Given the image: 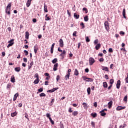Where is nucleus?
<instances>
[{
	"label": "nucleus",
	"mask_w": 128,
	"mask_h": 128,
	"mask_svg": "<svg viewBox=\"0 0 128 128\" xmlns=\"http://www.w3.org/2000/svg\"><path fill=\"white\" fill-rule=\"evenodd\" d=\"M10 8H12V3L8 4L6 9V13L8 14V16L10 15Z\"/></svg>",
	"instance_id": "1"
},
{
	"label": "nucleus",
	"mask_w": 128,
	"mask_h": 128,
	"mask_svg": "<svg viewBox=\"0 0 128 128\" xmlns=\"http://www.w3.org/2000/svg\"><path fill=\"white\" fill-rule=\"evenodd\" d=\"M94 62H96V60H94V58H89L90 66H92V64H94Z\"/></svg>",
	"instance_id": "2"
},
{
	"label": "nucleus",
	"mask_w": 128,
	"mask_h": 128,
	"mask_svg": "<svg viewBox=\"0 0 128 128\" xmlns=\"http://www.w3.org/2000/svg\"><path fill=\"white\" fill-rule=\"evenodd\" d=\"M14 40L12 39L10 40L8 42V43L9 44L8 45L7 48H10V46H12L14 44Z\"/></svg>",
	"instance_id": "3"
},
{
	"label": "nucleus",
	"mask_w": 128,
	"mask_h": 128,
	"mask_svg": "<svg viewBox=\"0 0 128 128\" xmlns=\"http://www.w3.org/2000/svg\"><path fill=\"white\" fill-rule=\"evenodd\" d=\"M124 108H126V106H118L116 110H124Z\"/></svg>",
	"instance_id": "4"
},
{
	"label": "nucleus",
	"mask_w": 128,
	"mask_h": 128,
	"mask_svg": "<svg viewBox=\"0 0 128 128\" xmlns=\"http://www.w3.org/2000/svg\"><path fill=\"white\" fill-rule=\"evenodd\" d=\"M60 42V46L61 48H64V40H62V39H60L59 40Z\"/></svg>",
	"instance_id": "5"
},
{
	"label": "nucleus",
	"mask_w": 128,
	"mask_h": 128,
	"mask_svg": "<svg viewBox=\"0 0 128 128\" xmlns=\"http://www.w3.org/2000/svg\"><path fill=\"white\" fill-rule=\"evenodd\" d=\"M116 86V88L118 89V88H120V80H118Z\"/></svg>",
	"instance_id": "6"
},
{
	"label": "nucleus",
	"mask_w": 128,
	"mask_h": 128,
	"mask_svg": "<svg viewBox=\"0 0 128 128\" xmlns=\"http://www.w3.org/2000/svg\"><path fill=\"white\" fill-rule=\"evenodd\" d=\"M58 63H56L55 64H54L53 70H58Z\"/></svg>",
	"instance_id": "7"
},
{
	"label": "nucleus",
	"mask_w": 128,
	"mask_h": 128,
	"mask_svg": "<svg viewBox=\"0 0 128 128\" xmlns=\"http://www.w3.org/2000/svg\"><path fill=\"white\" fill-rule=\"evenodd\" d=\"M18 94L16 93L14 95L13 100L14 102L16 100V98H18Z\"/></svg>",
	"instance_id": "8"
},
{
	"label": "nucleus",
	"mask_w": 128,
	"mask_h": 128,
	"mask_svg": "<svg viewBox=\"0 0 128 128\" xmlns=\"http://www.w3.org/2000/svg\"><path fill=\"white\" fill-rule=\"evenodd\" d=\"M102 70H105V72H108V68L106 66H102Z\"/></svg>",
	"instance_id": "9"
},
{
	"label": "nucleus",
	"mask_w": 128,
	"mask_h": 128,
	"mask_svg": "<svg viewBox=\"0 0 128 128\" xmlns=\"http://www.w3.org/2000/svg\"><path fill=\"white\" fill-rule=\"evenodd\" d=\"M28 36H30V33L28 32H26L25 35V38H26V40H28Z\"/></svg>",
	"instance_id": "10"
},
{
	"label": "nucleus",
	"mask_w": 128,
	"mask_h": 128,
	"mask_svg": "<svg viewBox=\"0 0 128 128\" xmlns=\"http://www.w3.org/2000/svg\"><path fill=\"white\" fill-rule=\"evenodd\" d=\"M112 101L111 100L108 103V108H112Z\"/></svg>",
	"instance_id": "11"
},
{
	"label": "nucleus",
	"mask_w": 128,
	"mask_h": 128,
	"mask_svg": "<svg viewBox=\"0 0 128 128\" xmlns=\"http://www.w3.org/2000/svg\"><path fill=\"white\" fill-rule=\"evenodd\" d=\"M10 82H16V78H14V76H12L10 78Z\"/></svg>",
	"instance_id": "12"
},
{
	"label": "nucleus",
	"mask_w": 128,
	"mask_h": 128,
	"mask_svg": "<svg viewBox=\"0 0 128 128\" xmlns=\"http://www.w3.org/2000/svg\"><path fill=\"white\" fill-rule=\"evenodd\" d=\"M70 74H68L65 76H64V79L66 80H68V78H70Z\"/></svg>",
	"instance_id": "13"
},
{
	"label": "nucleus",
	"mask_w": 128,
	"mask_h": 128,
	"mask_svg": "<svg viewBox=\"0 0 128 128\" xmlns=\"http://www.w3.org/2000/svg\"><path fill=\"white\" fill-rule=\"evenodd\" d=\"M122 16L124 18H126V9L124 8L122 10Z\"/></svg>",
	"instance_id": "14"
},
{
	"label": "nucleus",
	"mask_w": 128,
	"mask_h": 128,
	"mask_svg": "<svg viewBox=\"0 0 128 128\" xmlns=\"http://www.w3.org/2000/svg\"><path fill=\"white\" fill-rule=\"evenodd\" d=\"M82 106H84V108L86 109V110H88V104L86 102H83L82 103Z\"/></svg>",
	"instance_id": "15"
},
{
	"label": "nucleus",
	"mask_w": 128,
	"mask_h": 128,
	"mask_svg": "<svg viewBox=\"0 0 128 128\" xmlns=\"http://www.w3.org/2000/svg\"><path fill=\"white\" fill-rule=\"evenodd\" d=\"M100 44H98L96 46V50H100Z\"/></svg>",
	"instance_id": "16"
},
{
	"label": "nucleus",
	"mask_w": 128,
	"mask_h": 128,
	"mask_svg": "<svg viewBox=\"0 0 128 128\" xmlns=\"http://www.w3.org/2000/svg\"><path fill=\"white\" fill-rule=\"evenodd\" d=\"M74 18L76 20L80 18V15L76 14V13L74 14Z\"/></svg>",
	"instance_id": "17"
},
{
	"label": "nucleus",
	"mask_w": 128,
	"mask_h": 128,
	"mask_svg": "<svg viewBox=\"0 0 128 128\" xmlns=\"http://www.w3.org/2000/svg\"><path fill=\"white\" fill-rule=\"evenodd\" d=\"M44 12H48V6H46V4H44Z\"/></svg>",
	"instance_id": "18"
},
{
	"label": "nucleus",
	"mask_w": 128,
	"mask_h": 128,
	"mask_svg": "<svg viewBox=\"0 0 128 128\" xmlns=\"http://www.w3.org/2000/svg\"><path fill=\"white\" fill-rule=\"evenodd\" d=\"M78 112L75 111L72 113V116H78Z\"/></svg>",
	"instance_id": "19"
},
{
	"label": "nucleus",
	"mask_w": 128,
	"mask_h": 128,
	"mask_svg": "<svg viewBox=\"0 0 128 128\" xmlns=\"http://www.w3.org/2000/svg\"><path fill=\"white\" fill-rule=\"evenodd\" d=\"M38 46H34V52L35 54H36V52H38Z\"/></svg>",
	"instance_id": "20"
},
{
	"label": "nucleus",
	"mask_w": 128,
	"mask_h": 128,
	"mask_svg": "<svg viewBox=\"0 0 128 128\" xmlns=\"http://www.w3.org/2000/svg\"><path fill=\"white\" fill-rule=\"evenodd\" d=\"M100 114L102 116H104L106 114V113L104 112H102V110L100 112Z\"/></svg>",
	"instance_id": "21"
},
{
	"label": "nucleus",
	"mask_w": 128,
	"mask_h": 128,
	"mask_svg": "<svg viewBox=\"0 0 128 128\" xmlns=\"http://www.w3.org/2000/svg\"><path fill=\"white\" fill-rule=\"evenodd\" d=\"M38 82H40V79H36V78L34 80V83L35 84H38Z\"/></svg>",
	"instance_id": "22"
},
{
	"label": "nucleus",
	"mask_w": 128,
	"mask_h": 128,
	"mask_svg": "<svg viewBox=\"0 0 128 128\" xmlns=\"http://www.w3.org/2000/svg\"><path fill=\"white\" fill-rule=\"evenodd\" d=\"M94 81V79L92 78H87V80H86V82H92Z\"/></svg>",
	"instance_id": "23"
},
{
	"label": "nucleus",
	"mask_w": 128,
	"mask_h": 128,
	"mask_svg": "<svg viewBox=\"0 0 128 128\" xmlns=\"http://www.w3.org/2000/svg\"><path fill=\"white\" fill-rule=\"evenodd\" d=\"M14 70L17 72H20V67L16 68H14Z\"/></svg>",
	"instance_id": "24"
},
{
	"label": "nucleus",
	"mask_w": 128,
	"mask_h": 128,
	"mask_svg": "<svg viewBox=\"0 0 128 128\" xmlns=\"http://www.w3.org/2000/svg\"><path fill=\"white\" fill-rule=\"evenodd\" d=\"M34 66V62H32L30 64V66H28V70H30L32 68V66Z\"/></svg>",
	"instance_id": "25"
},
{
	"label": "nucleus",
	"mask_w": 128,
	"mask_h": 128,
	"mask_svg": "<svg viewBox=\"0 0 128 128\" xmlns=\"http://www.w3.org/2000/svg\"><path fill=\"white\" fill-rule=\"evenodd\" d=\"M84 22H88V16H86L84 17Z\"/></svg>",
	"instance_id": "26"
},
{
	"label": "nucleus",
	"mask_w": 128,
	"mask_h": 128,
	"mask_svg": "<svg viewBox=\"0 0 128 128\" xmlns=\"http://www.w3.org/2000/svg\"><path fill=\"white\" fill-rule=\"evenodd\" d=\"M58 62V58H55L52 60V64H56V62Z\"/></svg>",
	"instance_id": "27"
},
{
	"label": "nucleus",
	"mask_w": 128,
	"mask_h": 128,
	"mask_svg": "<svg viewBox=\"0 0 128 128\" xmlns=\"http://www.w3.org/2000/svg\"><path fill=\"white\" fill-rule=\"evenodd\" d=\"M74 74H75V76H78V71L77 69H75Z\"/></svg>",
	"instance_id": "28"
},
{
	"label": "nucleus",
	"mask_w": 128,
	"mask_h": 128,
	"mask_svg": "<svg viewBox=\"0 0 128 128\" xmlns=\"http://www.w3.org/2000/svg\"><path fill=\"white\" fill-rule=\"evenodd\" d=\"M30 1H28V0L27 2H26V6L27 8H28V6H30Z\"/></svg>",
	"instance_id": "29"
},
{
	"label": "nucleus",
	"mask_w": 128,
	"mask_h": 128,
	"mask_svg": "<svg viewBox=\"0 0 128 128\" xmlns=\"http://www.w3.org/2000/svg\"><path fill=\"white\" fill-rule=\"evenodd\" d=\"M91 116H92V118H96L97 114L96 113H92L91 114Z\"/></svg>",
	"instance_id": "30"
},
{
	"label": "nucleus",
	"mask_w": 128,
	"mask_h": 128,
	"mask_svg": "<svg viewBox=\"0 0 128 128\" xmlns=\"http://www.w3.org/2000/svg\"><path fill=\"white\" fill-rule=\"evenodd\" d=\"M12 86V84L9 83L7 84L6 88L7 90H8V88H10V87Z\"/></svg>",
	"instance_id": "31"
},
{
	"label": "nucleus",
	"mask_w": 128,
	"mask_h": 128,
	"mask_svg": "<svg viewBox=\"0 0 128 128\" xmlns=\"http://www.w3.org/2000/svg\"><path fill=\"white\" fill-rule=\"evenodd\" d=\"M86 40L87 42H90V38H88V36L86 37Z\"/></svg>",
	"instance_id": "32"
},
{
	"label": "nucleus",
	"mask_w": 128,
	"mask_h": 128,
	"mask_svg": "<svg viewBox=\"0 0 128 128\" xmlns=\"http://www.w3.org/2000/svg\"><path fill=\"white\" fill-rule=\"evenodd\" d=\"M126 124H123V125L120 126L119 128H126Z\"/></svg>",
	"instance_id": "33"
},
{
	"label": "nucleus",
	"mask_w": 128,
	"mask_h": 128,
	"mask_svg": "<svg viewBox=\"0 0 128 128\" xmlns=\"http://www.w3.org/2000/svg\"><path fill=\"white\" fill-rule=\"evenodd\" d=\"M87 92L88 94H90V88H88L87 89Z\"/></svg>",
	"instance_id": "34"
},
{
	"label": "nucleus",
	"mask_w": 128,
	"mask_h": 128,
	"mask_svg": "<svg viewBox=\"0 0 128 128\" xmlns=\"http://www.w3.org/2000/svg\"><path fill=\"white\" fill-rule=\"evenodd\" d=\"M110 84H111V85L108 88V90H110V88H112V79H110Z\"/></svg>",
	"instance_id": "35"
},
{
	"label": "nucleus",
	"mask_w": 128,
	"mask_h": 128,
	"mask_svg": "<svg viewBox=\"0 0 128 128\" xmlns=\"http://www.w3.org/2000/svg\"><path fill=\"white\" fill-rule=\"evenodd\" d=\"M103 86H104V88H108V84H106V82H103Z\"/></svg>",
	"instance_id": "36"
},
{
	"label": "nucleus",
	"mask_w": 128,
	"mask_h": 128,
	"mask_svg": "<svg viewBox=\"0 0 128 128\" xmlns=\"http://www.w3.org/2000/svg\"><path fill=\"white\" fill-rule=\"evenodd\" d=\"M124 102H128V96H126L124 98Z\"/></svg>",
	"instance_id": "37"
},
{
	"label": "nucleus",
	"mask_w": 128,
	"mask_h": 128,
	"mask_svg": "<svg viewBox=\"0 0 128 128\" xmlns=\"http://www.w3.org/2000/svg\"><path fill=\"white\" fill-rule=\"evenodd\" d=\"M16 116V112H14L11 114V116L14 117V116Z\"/></svg>",
	"instance_id": "38"
},
{
	"label": "nucleus",
	"mask_w": 128,
	"mask_h": 128,
	"mask_svg": "<svg viewBox=\"0 0 128 128\" xmlns=\"http://www.w3.org/2000/svg\"><path fill=\"white\" fill-rule=\"evenodd\" d=\"M43 90H44V88H39L38 90V92H42Z\"/></svg>",
	"instance_id": "39"
},
{
	"label": "nucleus",
	"mask_w": 128,
	"mask_h": 128,
	"mask_svg": "<svg viewBox=\"0 0 128 128\" xmlns=\"http://www.w3.org/2000/svg\"><path fill=\"white\" fill-rule=\"evenodd\" d=\"M49 120L52 124H54V122L52 120V118H50Z\"/></svg>",
	"instance_id": "40"
},
{
	"label": "nucleus",
	"mask_w": 128,
	"mask_h": 128,
	"mask_svg": "<svg viewBox=\"0 0 128 128\" xmlns=\"http://www.w3.org/2000/svg\"><path fill=\"white\" fill-rule=\"evenodd\" d=\"M34 78H36V79H40L38 78V73H36L35 74H34Z\"/></svg>",
	"instance_id": "41"
},
{
	"label": "nucleus",
	"mask_w": 128,
	"mask_h": 128,
	"mask_svg": "<svg viewBox=\"0 0 128 128\" xmlns=\"http://www.w3.org/2000/svg\"><path fill=\"white\" fill-rule=\"evenodd\" d=\"M98 40L96 39L94 41V44H98Z\"/></svg>",
	"instance_id": "42"
},
{
	"label": "nucleus",
	"mask_w": 128,
	"mask_h": 128,
	"mask_svg": "<svg viewBox=\"0 0 128 128\" xmlns=\"http://www.w3.org/2000/svg\"><path fill=\"white\" fill-rule=\"evenodd\" d=\"M54 98H52V101L50 103V106H52V104H54Z\"/></svg>",
	"instance_id": "43"
},
{
	"label": "nucleus",
	"mask_w": 128,
	"mask_h": 128,
	"mask_svg": "<svg viewBox=\"0 0 128 128\" xmlns=\"http://www.w3.org/2000/svg\"><path fill=\"white\" fill-rule=\"evenodd\" d=\"M24 52L25 53V56H28V52L26 50H24Z\"/></svg>",
	"instance_id": "44"
},
{
	"label": "nucleus",
	"mask_w": 128,
	"mask_h": 128,
	"mask_svg": "<svg viewBox=\"0 0 128 128\" xmlns=\"http://www.w3.org/2000/svg\"><path fill=\"white\" fill-rule=\"evenodd\" d=\"M126 82L128 84V73H127V77L125 78Z\"/></svg>",
	"instance_id": "45"
},
{
	"label": "nucleus",
	"mask_w": 128,
	"mask_h": 128,
	"mask_svg": "<svg viewBox=\"0 0 128 128\" xmlns=\"http://www.w3.org/2000/svg\"><path fill=\"white\" fill-rule=\"evenodd\" d=\"M46 116H47V118H50V114H48V113H47V114H46Z\"/></svg>",
	"instance_id": "46"
},
{
	"label": "nucleus",
	"mask_w": 128,
	"mask_h": 128,
	"mask_svg": "<svg viewBox=\"0 0 128 128\" xmlns=\"http://www.w3.org/2000/svg\"><path fill=\"white\" fill-rule=\"evenodd\" d=\"M82 10H84L86 14H88V9H86V8H84L82 9Z\"/></svg>",
	"instance_id": "47"
},
{
	"label": "nucleus",
	"mask_w": 128,
	"mask_h": 128,
	"mask_svg": "<svg viewBox=\"0 0 128 128\" xmlns=\"http://www.w3.org/2000/svg\"><path fill=\"white\" fill-rule=\"evenodd\" d=\"M80 26H82V28H84V22H82Z\"/></svg>",
	"instance_id": "48"
},
{
	"label": "nucleus",
	"mask_w": 128,
	"mask_h": 128,
	"mask_svg": "<svg viewBox=\"0 0 128 128\" xmlns=\"http://www.w3.org/2000/svg\"><path fill=\"white\" fill-rule=\"evenodd\" d=\"M82 78H83L84 80H86H86H88V78H86V76H83Z\"/></svg>",
	"instance_id": "49"
},
{
	"label": "nucleus",
	"mask_w": 128,
	"mask_h": 128,
	"mask_svg": "<svg viewBox=\"0 0 128 128\" xmlns=\"http://www.w3.org/2000/svg\"><path fill=\"white\" fill-rule=\"evenodd\" d=\"M40 96H46V94L44 93H41L40 94Z\"/></svg>",
	"instance_id": "50"
},
{
	"label": "nucleus",
	"mask_w": 128,
	"mask_h": 128,
	"mask_svg": "<svg viewBox=\"0 0 128 128\" xmlns=\"http://www.w3.org/2000/svg\"><path fill=\"white\" fill-rule=\"evenodd\" d=\"M23 60H24V62H28V58H23Z\"/></svg>",
	"instance_id": "51"
},
{
	"label": "nucleus",
	"mask_w": 128,
	"mask_h": 128,
	"mask_svg": "<svg viewBox=\"0 0 128 128\" xmlns=\"http://www.w3.org/2000/svg\"><path fill=\"white\" fill-rule=\"evenodd\" d=\"M45 20H50V17H46L45 18Z\"/></svg>",
	"instance_id": "52"
},
{
	"label": "nucleus",
	"mask_w": 128,
	"mask_h": 128,
	"mask_svg": "<svg viewBox=\"0 0 128 128\" xmlns=\"http://www.w3.org/2000/svg\"><path fill=\"white\" fill-rule=\"evenodd\" d=\"M60 56H62V58H64V54H60Z\"/></svg>",
	"instance_id": "53"
},
{
	"label": "nucleus",
	"mask_w": 128,
	"mask_h": 128,
	"mask_svg": "<svg viewBox=\"0 0 128 128\" xmlns=\"http://www.w3.org/2000/svg\"><path fill=\"white\" fill-rule=\"evenodd\" d=\"M94 106H95V108H96L98 106V102H94Z\"/></svg>",
	"instance_id": "54"
},
{
	"label": "nucleus",
	"mask_w": 128,
	"mask_h": 128,
	"mask_svg": "<svg viewBox=\"0 0 128 128\" xmlns=\"http://www.w3.org/2000/svg\"><path fill=\"white\" fill-rule=\"evenodd\" d=\"M120 34H122V36H124V32L123 31H120Z\"/></svg>",
	"instance_id": "55"
},
{
	"label": "nucleus",
	"mask_w": 128,
	"mask_h": 128,
	"mask_svg": "<svg viewBox=\"0 0 128 128\" xmlns=\"http://www.w3.org/2000/svg\"><path fill=\"white\" fill-rule=\"evenodd\" d=\"M121 50H122L123 52H126V48H122Z\"/></svg>",
	"instance_id": "56"
},
{
	"label": "nucleus",
	"mask_w": 128,
	"mask_h": 128,
	"mask_svg": "<svg viewBox=\"0 0 128 128\" xmlns=\"http://www.w3.org/2000/svg\"><path fill=\"white\" fill-rule=\"evenodd\" d=\"M108 52H112V48H110L108 50Z\"/></svg>",
	"instance_id": "57"
},
{
	"label": "nucleus",
	"mask_w": 128,
	"mask_h": 128,
	"mask_svg": "<svg viewBox=\"0 0 128 128\" xmlns=\"http://www.w3.org/2000/svg\"><path fill=\"white\" fill-rule=\"evenodd\" d=\"M56 80V82H58V80H60V76L58 75L57 76Z\"/></svg>",
	"instance_id": "58"
},
{
	"label": "nucleus",
	"mask_w": 128,
	"mask_h": 128,
	"mask_svg": "<svg viewBox=\"0 0 128 128\" xmlns=\"http://www.w3.org/2000/svg\"><path fill=\"white\" fill-rule=\"evenodd\" d=\"M104 26H105L106 30H108V25H105Z\"/></svg>",
	"instance_id": "59"
},
{
	"label": "nucleus",
	"mask_w": 128,
	"mask_h": 128,
	"mask_svg": "<svg viewBox=\"0 0 128 128\" xmlns=\"http://www.w3.org/2000/svg\"><path fill=\"white\" fill-rule=\"evenodd\" d=\"M91 124L92 126H94H94L96 124H94V122H91Z\"/></svg>",
	"instance_id": "60"
},
{
	"label": "nucleus",
	"mask_w": 128,
	"mask_h": 128,
	"mask_svg": "<svg viewBox=\"0 0 128 128\" xmlns=\"http://www.w3.org/2000/svg\"><path fill=\"white\" fill-rule=\"evenodd\" d=\"M50 52L51 54H54V48H50Z\"/></svg>",
	"instance_id": "61"
},
{
	"label": "nucleus",
	"mask_w": 128,
	"mask_h": 128,
	"mask_svg": "<svg viewBox=\"0 0 128 128\" xmlns=\"http://www.w3.org/2000/svg\"><path fill=\"white\" fill-rule=\"evenodd\" d=\"M69 112H72V108H70L68 109Z\"/></svg>",
	"instance_id": "62"
},
{
	"label": "nucleus",
	"mask_w": 128,
	"mask_h": 128,
	"mask_svg": "<svg viewBox=\"0 0 128 128\" xmlns=\"http://www.w3.org/2000/svg\"><path fill=\"white\" fill-rule=\"evenodd\" d=\"M85 72H90V70H88V68H86V69H85Z\"/></svg>",
	"instance_id": "63"
},
{
	"label": "nucleus",
	"mask_w": 128,
	"mask_h": 128,
	"mask_svg": "<svg viewBox=\"0 0 128 128\" xmlns=\"http://www.w3.org/2000/svg\"><path fill=\"white\" fill-rule=\"evenodd\" d=\"M32 22H36V18H34Z\"/></svg>",
	"instance_id": "64"
}]
</instances>
